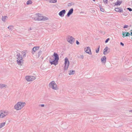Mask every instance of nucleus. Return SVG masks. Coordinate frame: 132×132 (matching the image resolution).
<instances>
[{
	"label": "nucleus",
	"mask_w": 132,
	"mask_h": 132,
	"mask_svg": "<svg viewBox=\"0 0 132 132\" xmlns=\"http://www.w3.org/2000/svg\"><path fill=\"white\" fill-rule=\"evenodd\" d=\"M26 103L24 102H19L14 106L15 109L17 110H21L25 105Z\"/></svg>",
	"instance_id": "nucleus-1"
},
{
	"label": "nucleus",
	"mask_w": 132,
	"mask_h": 132,
	"mask_svg": "<svg viewBox=\"0 0 132 132\" xmlns=\"http://www.w3.org/2000/svg\"><path fill=\"white\" fill-rule=\"evenodd\" d=\"M36 17L35 18L34 20H35L41 21L43 20L45 21L48 20V19L46 17L41 15V14L39 13L36 14Z\"/></svg>",
	"instance_id": "nucleus-2"
},
{
	"label": "nucleus",
	"mask_w": 132,
	"mask_h": 132,
	"mask_svg": "<svg viewBox=\"0 0 132 132\" xmlns=\"http://www.w3.org/2000/svg\"><path fill=\"white\" fill-rule=\"evenodd\" d=\"M49 86L50 88L54 90H57L59 89L57 87V84L54 81H52L50 82L49 85Z\"/></svg>",
	"instance_id": "nucleus-3"
},
{
	"label": "nucleus",
	"mask_w": 132,
	"mask_h": 132,
	"mask_svg": "<svg viewBox=\"0 0 132 132\" xmlns=\"http://www.w3.org/2000/svg\"><path fill=\"white\" fill-rule=\"evenodd\" d=\"M64 64V69L65 70H67L68 68L69 64V62L68 59L67 57L65 58V59Z\"/></svg>",
	"instance_id": "nucleus-4"
},
{
	"label": "nucleus",
	"mask_w": 132,
	"mask_h": 132,
	"mask_svg": "<svg viewBox=\"0 0 132 132\" xmlns=\"http://www.w3.org/2000/svg\"><path fill=\"white\" fill-rule=\"evenodd\" d=\"M8 113L7 112L5 111H0V118H2L7 115Z\"/></svg>",
	"instance_id": "nucleus-5"
},
{
	"label": "nucleus",
	"mask_w": 132,
	"mask_h": 132,
	"mask_svg": "<svg viewBox=\"0 0 132 132\" xmlns=\"http://www.w3.org/2000/svg\"><path fill=\"white\" fill-rule=\"evenodd\" d=\"M26 78L28 81H32L36 79V77L33 76H26Z\"/></svg>",
	"instance_id": "nucleus-6"
},
{
	"label": "nucleus",
	"mask_w": 132,
	"mask_h": 132,
	"mask_svg": "<svg viewBox=\"0 0 132 132\" xmlns=\"http://www.w3.org/2000/svg\"><path fill=\"white\" fill-rule=\"evenodd\" d=\"M67 41L70 44H72L75 41V39L72 36H68Z\"/></svg>",
	"instance_id": "nucleus-7"
},
{
	"label": "nucleus",
	"mask_w": 132,
	"mask_h": 132,
	"mask_svg": "<svg viewBox=\"0 0 132 132\" xmlns=\"http://www.w3.org/2000/svg\"><path fill=\"white\" fill-rule=\"evenodd\" d=\"M85 51L88 54L91 55L92 53L90 50V49L89 47H85L84 49Z\"/></svg>",
	"instance_id": "nucleus-8"
},
{
	"label": "nucleus",
	"mask_w": 132,
	"mask_h": 132,
	"mask_svg": "<svg viewBox=\"0 0 132 132\" xmlns=\"http://www.w3.org/2000/svg\"><path fill=\"white\" fill-rule=\"evenodd\" d=\"M58 62V61L56 60H55V59L53 61H52L51 60H49V62L51 65L53 64L56 65L57 64Z\"/></svg>",
	"instance_id": "nucleus-9"
},
{
	"label": "nucleus",
	"mask_w": 132,
	"mask_h": 132,
	"mask_svg": "<svg viewBox=\"0 0 132 132\" xmlns=\"http://www.w3.org/2000/svg\"><path fill=\"white\" fill-rule=\"evenodd\" d=\"M66 12V11L65 10H63L61 11L59 13V14L61 17H63Z\"/></svg>",
	"instance_id": "nucleus-10"
},
{
	"label": "nucleus",
	"mask_w": 132,
	"mask_h": 132,
	"mask_svg": "<svg viewBox=\"0 0 132 132\" xmlns=\"http://www.w3.org/2000/svg\"><path fill=\"white\" fill-rule=\"evenodd\" d=\"M40 48L39 46L35 47L32 49V54H34L35 52L38 50Z\"/></svg>",
	"instance_id": "nucleus-11"
},
{
	"label": "nucleus",
	"mask_w": 132,
	"mask_h": 132,
	"mask_svg": "<svg viewBox=\"0 0 132 132\" xmlns=\"http://www.w3.org/2000/svg\"><path fill=\"white\" fill-rule=\"evenodd\" d=\"M110 49L108 48L107 46H106L103 50V54L105 55L107 53H108L109 52L108 51V50H110Z\"/></svg>",
	"instance_id": "nucleus-12"
},
{
	"label": "nucleus",
	"mask_w": 132,
	"mask_h": 132,
	"mask_svg": "<svg viewBox=\"0 0 132 132\" xmlns=\"http://www.w3.org/2000/svg\"><path fill=\"white\" fill-rule=\"evenodd\" d=\"M73 8L71 9L68 11L67 16L68 17H69L73 13Z\"/></svg>",
	"instance_id": "nucleus-13"
},
{
	"label": "nucleus",
	"mask_w": 132,
	"mask_h": 132,
	"mask_svg": "<svg viewBox=\"0 0 132 132\" xmlns=\"http://www.w3.org/2000/svg\"><path fill=\"white\" fill-rule=\"evenodd\" d=\"M53 56L54 57V59L55 60H56L57 61H58L59 59V57L58 55L56 53H54Z\"/></svg>",
	"instance_id": "nucleus-14"
},
{
	"label": "nucleus",
	"mask_w": 132,
	"mask_h": 132,
	"mask_svg": "<svg viewBox=\"0 0 132 132\" xmlns=\"http://www.w3.org/2000/svg\"><path fill=\"white\" fill-rule=\"evenodd\" d=\"M115 10L117 12H123V10L121 8H119V7L116 8L115 9Z\"/></svg>",
	"instance_id": "nucleus-15"
},
{
	"label": "nucleus",
	"mask_w": 132,
	"mask_h": 132,
	"mask_svg": "<svg viewBox=\"0 0 132 132\" xmlns=\"http://www.w3.org/2000/svg\"><path fill=\"white\" fill-rule=\"evenodd\" d=\"M122 3V1H119V0H118L117 2L115 3L114 5L119 6Z\"/></svg>",
	"instance_id": "nucleus-16"
},
{
	"label": "nucleus",
	"mask_w": 132,
	"mask_h": 132,
	"mask_svg": "<svg viewBox=\"0 0 132 132\" xmlns=\"http://www.w3.org/2000/svg\"><path fill=\"white\" fill-rule=\"evenodd\" d=\"M16 58L17 60H22V56L21 55H20V54L18 53L17 55Z\"/></svg>",
	"instance_id": "nucleus-17"
},
{
	"label": "nucleus",
	"mask_w": 132,
	"mask_h": 132,
	"mask_svg": "<svg viewBox=\"0 0 132 132\" xmlns=\"http://www.w3.org/2000/svg\"><path fill=\"white\" fill-rule=\"evenodd\" d=\"M106 57L104 56L101 58V60L103 63H105L106 62Z\"/></svg>",
	"instance_id": "nucleus-18"
},
{
	"label": "nucleus",
	"mask_w": 132,
	"mask_h": 132,
	"mask_svg": "<svg viewBox=\"0 0 132 132\" xmlns=\"http://www.w3.org/2000/svg\"><path fill=\"white\" fill-rule=\"evenodd\" d=\"M22 61H22V60H17V62L18 63V64L20 65H21L23 62H22Z\"/></svg>",
	"instance_id": "nucleus-19"
},
{
	"label": "nucleus",
	"mask_w": 132,
	"mask_h": 132,
	"mask_svg": "<svg viewBox=\"0 0 132 132\" xmlns=\"http://www.w3.org/2000/svg\"><path fill=\"white\" fill-rule=\"evenodd\" d=\"M75 72V71L72 70H71L70 71V73L69 74L70 75L74 74Z\"/></svg>",
	"instance_id": "nucleus-20"
},
{
	"label": "nucleus",
	"mask_w": 132,
	"mask_h": 132,
	"mask_svg": "<svg viewBox=\"0 0 132 132\" xmlns=\"http://www.w3.org/2000/svg\"><path fill=\"white\" fill-rule=\"evenodd\" d=\"M5 122H3L0 123V129L3 127L5 125Z\"/></svg>",
	"instance_id": "nucleus-21"
},
{
	"label": "nucleus",
	"mask_w": 132,
	"mask_h": 132,
	"mask_svg": "<svg viewBox=\"0 0 132 132\" xmlns=\"http://www.w3.org/2000/svg\"><path fill=\"white\" fill-rule=\"evenodd\" d=\"M14 28V26H9L7 28L11 30H12Z\"/></svg>",
	"instance_id": "nucleus-22"
},
{
	"label": "nucleus",
	"mask_w": 132,
	"mask_h": 132,
	"mask_svg": "<svg viewBox=\"0 0 132 132\" xmlns=\"http://www.w3.org/2000/svg\"><path fill=\"white\" fill-rule=\"evenodd\" d=\"M7 18V16H2V20L3 21H5L6 19V18Z\"/></svg>",
	"instance_id": "nucleus-23"
},
{
	"label": "nucleus",
	"mask_w": 132,
	"mask_h": 132,
	"mask_svg": "<svg viewBox=\"0 0 132 132\" xmlns=\"http://www.w3.org/2000/svg\"><path fill=\"white\" fill-rule=\"evenodd\" d=\"M6 86L4 84H0V88H2L4 87H6Z\"/></svg>",
	"instance_id": "nucleus-24"
},
{
	"label": "nucleus",
	"mask_w": 132,
	"mask_h": 132,
	"mask_svg": "<svg viewBox=\"0 0 132 132\" xmlns=\"http://www.w3.org/2000/svg\"><path fill=\"white\" fill-rule=\"evenodd\" d=\"M32 2L31 1L29 0L27 1V5H29L31 4L32 3Z\"/></svg>",
	"instance_id": "nucleus-25"
},
{
	"label": "nucleus",
	"mask_w": 132,
	"mask_h": 132,
	"mask_svg": "<svg viewBox=\"0 0 132 132\" xmlns=\"http://www.w3.org/2000/svg\"><path fill=\"white\" fill-rule=\"evenodd\" d=\"M74 3L73 2L69 3L68 4V6H71L72 5H74Z\"/></svg>",
	"instance_id": "nucleus-26"
},
{
	"label": "nucleus",
	"mask_w": 132,
	"mask_h": 132,
	"mask_svg": "<svg viewBox=\"0 0 132 132\" xmlns=\"http://www.w3.org/2000/svg\"><path fill=\"white\" fill-rule=\"evenodd\" d=\"M78 57L79 58H81L82 59L84 58V56L82 55H79L78 56Z\"/></svg>",
	"instance_id": "nucleus-27"
},
{
	"label": "nucleus",
	"mask_w": 132,
	"mask_h": 132,
	"mask_svg": "<svg viewBox=\"0 0 132 132\" xmlns=\"http://www.w3.org/2000/svg\"><path fill=\"white\" fill-rule=\"evenodd\" d=\"M57 2V0H51L50 2L51 3H55Z\"/></svg>",
	"instance_id": "nucleus-28"
},
{
	"label": "nucleus",
	"mask_w": 132,
	"mask_h": 132,
	"mask_svg": "<svg viewBox=\"0 0 132 132\" xmlns=\"http://www.w3.org/2000/svg\"><path fill=\"white\" fill-rule=\"evenodd\" d=\"M126 32H125L123 31H122V35H123L122 37L123 38H124L126 37V36H125V35H126Z\"/></svg>",
	"instance_id": "nucleus-29"
},
{
	"label": "nucleus",
	"mask_w": 132,
	"mask_h": 132,
	"mask_svg": "<svg viewBox=\"0 0 132 132\" xmlns=\"http://www.w3.org/2000/svg\"><path fill=\"white\" fill-rule=\"evenodd\" d=\"M42 54V51L41 50H40L38 53V56L39 57Z\"/></svg>",
	"instance_id": "nucleus-30"
},
{
	"label": "nucleus",
	"mask_w": 132,
	"mask_h": 132,
	"mask_svg": "<svg viewBox=\"0 0 132 132\" xmlns=\"http://www.w3.org/2000/svg\"><path fill=\"white\" fill-rule=\"evenodd\" d=\"M100 46H98V48L96 50V52L97 53H98L99 52Z\"/></svg>",
	"instance_id": "nucleus-31"
},
{
	"label": "nucleus",
	"mask_w": 132,
	"mask_h": 132,
	"mask_svg": "<svg viewBox=\"0 0 132 132\" xmlns=\"http://www.w3.org/2000/svg\"><path fill=\"white\" fill-rule=\"evenodd\" d=\"M126 34L125 35V36H128L130 35V34L128 32H126Z\"/></svg>",
	"instance_id": "nucleus-32"
},
{
	"label": "nucleus",
	"mask_w": 132,
	"mask_h": 132,
	"mask_svg": "<svg viewBox=\"0 0 132 132\" xmlns=\"http://www.w3.org/2000/svg\"><path fill=\"white\" fill-rule=\"evenodd\" d=\"M103 2L105 3V4H107L108 3V0H103Z\"/></svg>",
	"instance_id": "nucleus-33"
},
{
	"label": "nucleus",
	"mask_w": 132,
	"mask_h": 132,
	"mask_svg": "<svg viewBox=\"0 0 132 132\" xmlns=\"http://www.w3.org/2000/svg\"><path fill=\"white\" fill-rule=\"evenodd\" d=\"M100 10L101 11L103 12H104V10L103 8L101 7H100Z\"/></svg>",
	"instance_id": "nucleus-34"
},
{
	"label": "nucleus",
	"mask_w": 132,
	"mask_h": 132,
	"mask_svg": "<svg viewBox=\"0 0 132 132\" xmlns=\"http://www.w3.org/2000/svg\"><path fill=\"white\" fill-rule=\"evenodd\" d=\"M110 40V39L109 38H108L105 41V43H107L108 41L109 40Z\"/></svg>",
	"instance_id": "nucleus-35"
},
{
	"label": "nucleus",
	"mask_w": 132,
	"mask_h": 132,
	"mask_svg": "<svg viewBox=\"0 0 132 132\" xmlns=\"http://www.w3.org/2000/svg\"><path fill=\"white\" fill-rule=\"evenodd\" d=\"M127 9L129 10L130 11H132V9L130 8H128Z\"/></svg>",
	"instance_id": "nucleus-36"
},
{
	"label": "nucleus",
	"mask_w": 132,
	"mask_h": 132,
	"mask_svg": "<svg viewBox=\"0 0 132 132\" xmlns=\"http://www.w3.org/2000/svg\"><path fill=\"white\" fill-rule=\"evenodd\" d=\"M128 27V26L127 25H125L123 27V28H127Z\"/></svg>",
	"instance_id": "nucleus-37"
},
{
	"label": "nucleus",
	"mask_w": 132,
	"mask_h": 132,
	"mask_svg": "<svg viewBox=\"0 0 132 132\" xmlns=\"http://www.w3.org/2000/svg\"><path fill=\"white\" fill-rule=\"evenodd\" d=\"M22 54H23V53H22ZM23 57H25L26 56V53L25 52H23Z\"/></svg>",
	"instance_id": "nucleus-38"
},
{
	"label": "nucleus",
	"mask_w": 132,
	"mask_h": 132,
	"mask_svg": "<svg viewBox=\"0 0 132 132\" xmlns=\"http://www.w3.org/2000/svg\"><path fill=\"white\" fill-rule=\"evenodd\" d=\"M76 43L77 45H79V43L78 40H77L76 41Z\"/></svg>",
	"instance_id": "nucleus-39"
},
{
	"label": "nucleus",
	"mask_w": 132,
	"mask_h": 132,
	"mask_svg": "<svg viewBox=\"0 0 132 132\" xmlns=\"http://www.w3.org/2000/svg\"><path fill=\"white\" fill-rule=\"evenodd\" d=\"M120 44L123 46H124V44L121 42L120 43Z\"/></svg>",
	"instance_id": "nucleus-40"
},
{
	"label": "nucleus",
	"mask_w": 132,
	"mask_h": 132,
	"mask_svg": "<svg viewBox=\"0 0 132 132\" xmlns=\"http://www.w3.org/2000/svg\"><path fill=\"white\" fill-rule=\"evenodd\" d=\"M41 106V107H44V104H41V105H39V106Z\"/></svg>",
	"instance_id": "nucleus-41"
},
{
	"label": "nucleus",
	"mask_w": 132,
	"mask_h": 132,
	"mask_svg": "<svg viewBox=\"0 0 132 132\" xmlns=\"http://www.w3.org/2000/svg\"><path fill=\"white\" fill-rule=\"evenodd\" d=\"M32 30V29H31V28H30L28 30L29 31H30V30Z\"/></svg>",
	"instance_id": "nucleus-42"
},
{
	"label": "nucleus",
	"mask_w": 132,
	"mask_h": 132,
	"mask_svg": "<svg viewBox=\"0 0 132 132\" xmlns=\"http://www.w3.org/2000/svg\"><path fill=\"white\" fill-rule=\"evenodd\" d=\"M131 31H132V30H131ZM130 35L131 36H132V32H131V33H130Z\"/></svg>",
	"instance_id": "nucleus-43"
},
{
	"label": "nucleus",
	"mask_w": 132,
	"mask_h": 132,
	"mask_svg": "<svg viewBox=\"0 0 132 132\" xmlns=\"http://www.w3.org/2000/svg\"><path fill=\"white\" fill-rule=\"evenodd\" d=\"M129 112H132V110H130L129 111Z\"/></svg>",
	"instance_id": "nucleus-44"
},
{
	"label": "nucleus",
	"mask_w": 132,
	"mask_h": 132,
	"mask_svg": "<svg viewBox=\"0 0 132 132\" xmlns=\"http://www.w3.org/2000/svg\"><path fill=\"white\" fill-rule=\"evenodd\" d=\"M95 2V0H93Z\"/></svg>",
	"instance_id": "nucleus-45"
},
{
	"label": "nucleus",
	"mask_w": 132,
	"mask_h": 132,
	"mask_svg": "<svg viewBox=\"0 0 132 132\" xmlns=\"http://www.w3.org/2000/svg\"><path fill=\"white\" fill-rule=\"evenodd\" d=\"M124 15L125 16H126V15H125V14H124Z\"/></svg>",
	"instance_id": "nucleus-46"
},
{
	"label": "nucleus",
	"mask_w": 132,
	"mask_h": 132,
	"mask_svg": "<svg viewBox=\"0 0 132 132\" xmlns=\"http://www.w3.org/2000/svg\"><path fill=\"white\" fill-rule=\"evenodd\" d=\"M131 4H132V3H131Z\"/></svg>",
	"instance_id": "nucleus-47"
}]
</instances>
